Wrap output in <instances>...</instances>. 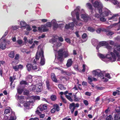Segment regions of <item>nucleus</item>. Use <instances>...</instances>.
Listing matches in <instances>:
<instances>
[{
  "instance_id": "e2e57ef3",
  "label": "nucleus",
  "mask_w": 120,
  "mask_h": 120,
  "mask_svg": "<svg viewBox=\"0 0 120 120\" xmlns=\"http://www.w3.org/2000/svg\"><path fill=\"white\" fill-rule=\"evenodd\" d=\"M32 30V28L29 25H27L26 27V30L27 31H30Z\"/></svg>"
},
{
  "instance_id": "6e6d98bb",
  "label": "nucleus",
  "mask_w": 120,
  "mask_h": 120,
  "mask_svg": "<svg viewBox=\"0 0 120 120\" xmlns=\"http://www.w3.org/2000/svg\"><path fill=\"white\" fill-rule=\"evenodd\" d=\"M22 52H25L27 54H30L31 51H30V50L29 51H27L25 50L24 51H22Z\"/></svg>"
},
{
  "instance_id": "09e8293b",
  "label": "nucleus",
  "mask_w": 120,
  "mask_h": 120,
  "mask_svg": "<svg viewBox=\"0 0 120 120\" xmlns=\"http://www.w3.org/2000/svg\"><path fill=\"white\" fill-rule=\"evenodd\" d=\"M88 82L90 84L91 83L90 82L93 81V77H88Z\"/></svg>"
},
{
  "instance_id": "5fc2aeb1",
  "label": "nucleus",
  "mask_w": 120,
  "mask_h": 120,
  "mask_svg": "<svg viewBox=\"0 0 120 120\" xmlns=\"http://www.w3.org/2000/svg\"><path fill=\"white\" fill-rule=\"evenodd\" d=\"M102 79V81L104 82H106L108 80V79L107 78H105L104 77H103L101 79Z\"/></svg>"
},
{
  "instance_id": "603ef678",
  "label": "nucleus",
  "mask_w": 120,
  "mask_h": 120,
  "mask_svg": "<svg viewBox=\"0 0 120 120\" xmlns=\"http://www.w3.org/2000/svg\"><path fill=\"white\" fill-rule=\"evenodd\" d=\"M65 97L70 101H72V100L71 98V97L70 96L66 95H65Z\"/></svg>"
},
{
  "instance_id": "a19ab883",
  "label": "nucleus",
  "mask_w": 120,
  "mask_h": 120,
  "mask_svg": "<svg viewBox=\"0 0 120 120\" xmlns=\"http://www.w3.org/2000/svg\"><path fill=\"white\" fill-rule=\"evenodd\" d=\"M50 98L52 100L54 101L56 99V97L55 95H52L51 96Z\"/></svg>"
},
{
  "instance_id": "4c0bfd02",
  "label": "nucleus",
  "mask_w": 120,
  "mask_h": 120,
  "mask_svg": "<svg viewBox=\"0 0 120 120\" xmlns=\"http://www.w3.org/2000/svg\"><path fill=\"white\" fill-rule=\"evenodd\" d=\"M20 84L21 85H27L28 84V83L26 82V81H22L20 82Z\"/></svg>"
},
{
  "instance_id": "c756f323",
  "label": "nucleus",
  "mask_w": 120,
  "mask_h": 120,
  "mask_svg": "<svg viewBox=\"0 0 120 120\" xmlns=\"http://www.w3.org/2000/svg\"><path fill=\"white\" fill-rule=\"evenodd\" d=\"M114 120H120V114H116L114 117Z\"/></svg>"
},
{
  "instance_id": "f3484780",
  "label": "nucleus",
  "mask_w": 120,
  "mask_h": 120,
  "mask_svg": "<svg viewBox=\"0 0 120 120\" xmlns=\"http://www.w3.org/2000/svg\"><path fill=\"white\" fill-rule=\"evenodd\" d=\"M36 62V61L34 60V64L31 65V68L33 69L34 70L37 69L38 68V65Z\"/></svg>"
},
{
  "instance_id": "8fccbe9b",
  "label": "nucleus",
  "mask_w": 120,
  "mask_h": 120,
  "mask_svg": "<svg viewBox=\"0 0 120 120\" xmlns=\"http://www.w3.org/2000/svg\"><path fill=\"white\" fill-rule=\"evenodd\" d=\"M88 29V30L91 32H93L95 30L94 29L91 27H89Z\"/></svg>"
},
{
  "instance_id": "3c124183",
  "label": "nucleus",
  "mask_w": 120,
  "mask_h": 120,
  "mask_svg": "<svg viewBox=\"0 0 120 120\" xmlns=\"http://www.w3.org/2000/svg\"><path fill=\"white\" fill-rule=\"evenodd\" d=\"M58 86L60 90H62L64 89V86L63 85L61 84H59L58 85Z\"/></svg>"
},
{
  "instance_id": "5701e85b",
  "label": "nucleus",
  "mask_w": 120,
  "mask_h": 120,
  "mask_svg": "<svg viewBox=\"0 0 120 120\" xmlns=\"http://www.w3.org/2000/svg\"><path fill=\"white\" fill-rule=\"evenodd\" d=\"M86 7L90 10L93 9V8L91 4L90 3H87L86 4Z\"/></svg>"
},
{
  "instance_id": "774afa93",
  "label": "nucleus",
  "mask_w": 120,
  "mask_h": 120,
  "mask_svg": "<svg viewBox=\"0 0 120 120\" xmlns=\"http://www.w3.org/2000/svg\"><path fill=\"white\" fill-rule=\"evenodd\" d=\"M29 120H39V119L38 117H35L34 118H31Z\"/></svg>"
},
{
  "instance_id": "6ab92c4d",
  "label": "nucleus",
  "mask_w": 120,
  "mask_h": 120,
  "mask_svg": "<svg viewBox=\"0 0 120 120\" xmlns=\"http://www.w3.org/2000/svg\"><path fill=\"white\" fill-rule=\"evenodd\" d=\"M16 119V117L15 115L14 112H12L10 118L9 120H15Z\"/></svg>"
},
{
  "instance_id": "72a5a7b5",
  "label": "nucleus",
  "mask_w": 120,
  "mask_h": 120,
  "mask_svg": "<svg viewBox=\"0 0 120 120\" xmlns=\"http://www.w3.org/2000/svg\"><path fill=\"white\" fill-rule=\"evenodd\" d=\"M64 54L65 57H68L69 55V53L67 50L64 52Z\"/></svg>"
},
{
  "instance_id": "0eeeda50",
  "label": "nucleus",
  "mask_w": 120,
  "mask_h": 120,
  "mask_svg": "<svg viewBox=\"0 0 120 120\" xmlns=\"http://www.w3.org/2000/svg\"><path fill=\"white\" fill-rule=\"evenodd\" d=\"M38 81H39L38 79L36 80V82H35L34 85H32L30 86V90L34 92H39L41 91L42 89V86L41 83V81L40 80L39 82H38Z\"/></svg>"
},
{
  "instance_id": "9b49d317",
  "label": "nucleus",
  "mask_w": 120,
  "mask_h": 120,
  "mask_svg": "<svg viewBox=\"0 0 120 120\" xmlns=\"http://www.w3.org/2000/svg\"><path fill=\"white\" fill-rule=\"evenodd\" d=\"M16 98L17 99L20 103L22 104L25 101V97L22 96H19L17 93L16 95Z\"/></svg>"
},
{
  "instance_id": "a878e982",
  "label": "nucleus",
  "mask_w": 120,
  "mask_h": 120,
  "mask_svg": "<svg viewBox=\"0 0 120 120\" xmlns=\"http://www.w3.org/2000/svg\"><path fill=\"white\" fill-rule=\"evenodd\" d=\"M105 31V29L103 28H98L96 30V32L97 33H99L101 31Z\"/></svg>"
},
{
  "instance_id": "4468645a",
  "label": "nucleus",
  "mask_w": 120,
  "mask_h": 120,
  "mask_svg": "<svg viewBox=\"0 0 120 120\" xmlns=\"http://www.w3.org/2000/svg\"><path fill=\"white\" fill-rule=\"evenodd\" d=\"M74 25L73 22L69 23L68 25L66 24L65 26V28L67 29L69 28H72L74 26Z\"/></svg>"
},
{
  "instance_id": "c85d7f7f",
  "label": "nucleus",
  "mask_w": 120,
  "mask_h": 120,
  "mask_svg": "<svg viewBox=\"0 0 120 120\" xmlns=\"http://www.w3.org/2000/svg\"><path fill=\"white\" fill-rule=\"evenodd\" d=\"M60 94L61 95V98L63 101L65 103H66V100H65V99L62 96L64 94V93L63 92H61L60 93Z\"/></svg>"
},
{
  "instance_id": "4d7b16f0",
  "label": "nucleus",
  "mask_w": 120,
  "mask_h": 120,
  "mask_svg": "<svg viewBox=\"0 0 120 120\" xmlns=\"http://www.w3.org/2000/svg\"><path fill=\"white\" fill-rule=\"evenodd\" d=\"M107 42L108 43H108H109V44L111 45H113L114 44V41H108Z\"/></svg>"
},
{
  "instance_id": "20e7f679",
  "label": "nucleus",
  "mask_w": 120,
  "mask_h": 120,
  "mask_svg": "<svg viewBox=\"0 0 120 120\" xmlns=\"http://www.w3.org/2000/svg\"><path fill=\"white\" fill-rule=\"evenodd\" d=\"M50 41L53 43L54 45L53 46L54 52L55 53V58L57 59L60 62L63 60V49L62 48L57 50L58 48L61 45V43L56 42V40L55 38H53L50 40Z\"/></svg>"
},
{
  "instance_id": "ea45409f",
  "label": "nucleus",
  "mask_w": 120,
  "mask_h": 120,
  "mask_svg": "<svg viewBox=\"0 0 120 120\" xmlns=\"http://www.w3.org/2000/svg\"><path fill=\"white\" fill-rule=\"evenodd\" d=\"M120 94V91L116 90V91H114L113 93V95L114 96H116V94L119 95Z\"/></svg>"
},
{
  "instance_id": "680f3d73",
  "label": "nucleus",
  "mask_w": 120,
  "mask_h": 120,
  "mask_svg": "<svg viewBox=\"0 0 120 120\" xmlns=\"http://www.w3.org/2000/svg\"><path fill=\"white\" fill-rule=\"evenodd\" d=\"M74 100L75 101H79L80 99L76 97L75 95H74Z\"/></svg>"
},
{
  "instance_id": "c9c22d12",
  "label": "nucleus",
  "mask_w": 120,
  "mask_h": 120,
  "mask_svg": "<svg viewBox=\"0 0 120 120\" xmlns=\"http://www.w3.org/2000/svg\"><path fill=\"white\" fill-rule=\"evenodd\" d=\"M83 69L82 70V71L84 72L85 71V69L86 68H87V70H88V67L85 64H83L82 65Z\"/></svg>"
},
{
  "instance_id": "a18cd8bd",
  "label": "nucleus",
  "mask_w": 120,
  "mask_h": 120,
  "mask_svg": "<svg viewBox=\"0 0 120 120\" xmlns=\"http://www.w3.org/2000/svg\"><path fill=\"white\" fill-rule=\"evenodd\" d=\"M11 27L12 29L13 30H15L18 28L19 26H12Z\"/></svg>"
},
{
  "instance_id": "2f4dec72",
  "label": "nucleus",
  "mask_w": 120,
  "mask_h": 120,
  "mask_svg": "<svg viewBox=\"0 0 120 120\" xmlns=\"http://www.w3.org/2000/svg\"><path fill=\"white\" fill-rule=\"evenodd\" d=\"M31 65L30 64H28L26 65V68L27 70L29 71L31 69Z\"/></svg>"
},
{
  "instance_id": "58836bf2",
  "label": "nucleus",
  "mask_w": 120,
  "mask_h": 120,
  "mask_svg": "<svg viewBox=\"0 0 120 120\" xmlns=\"http://www.w3.org/2000/svg\"><path fill=\"white\" fill-rule=\"evenodd\" d=\"M46 86L48 89L50 90V84L48 81L47 80L46 82Z\"/></svg>"
},
{
  "instance_id": "49530a36",
  "label": "nucleus",
  "mask_w": 120,
  "mask_h": 120,
  "mask_svg": "<svg viewBox=\"0 0 120 120\" xmlns=\"http://www.w3.org/2000/svg\"><path fill=\"white\" fill-rule=\"evenodd\" d=\"M113 32L111 31H109L106 32V34L108 36H109L112 35L113 34Z\"/></svg>"
},
{
  "instance_id": "f8f14e48",
  "label": "nucleus",
  "mask_w": 120,
  "mask_h": 120,
  "mask_svg": "<svg viewBox=\"0 0 120 120\" xmlns=\"http://www.w3.org/2000/svg\"><path fill=\"white\" fill-rule=\"evenodd\" d=\"M47 108V105L41 104L38 107L37 110H38L40 111H42L43 109L44 110H45Z\"/></svg>"
},
{
  "instance_id": "bf43d9fd",
  "label": "nucleus",
  "mask_w": 120,
  "mask_h": 120,
  "mask_svg": "<svg viewBox=\"0 0 120 120\" xmlns=\"http://www.w3.org/2000/svg\"><path fill=\"white\" fill-rule=\"evenodd\" d=\"M13 79V78L12 77H10V81L11 82V83L10 84L11 86V85H12V83L14 81Z\"/></svg>"
},
{
  "instance_id": "69168bd1",
  "label": "nucleus",
  "mask_w": 120,
  "mask_h": 120,
  "mask_svg": "<svg viewBox=\"0 0 120 120\" xmlns=\"http://www.w3.org/2000/svg\"><path fill=\"white\" fill-rule=\"evenodd\" d=\"M65 41L68 43H71V41L70 39L68 38H66L65 39Z\"/></svg>"
},
{
  "instance_id": "79ce46f5",
  "label": "nucleus",
  "mask_w": 120,
  "mask_h": 120,
  "mask_svg": "<svg viewBox=\"0 0 120 120\" xmlns=\"http://www.w3.org/2000/svg\"><path fill=\"white\" fill-rule=\"evenodd\" d=\"M17 91L18 94H21L23 91V90L22 89H20V87H19L18 88Z\"/></svg>"
},
{
  "instance_id": "0e129e2a",
  "label": "nucleus",
  "mask_w": 120,
  "mask_h": 120,
  "mask_svg": "<svg viewBox=\"0 0 120 120\" xmlns=\"http://www.w3.org/2000/svg\"><path fill=\"white\" fill-rule=\"evenodd\" d=\"M83 103L84 104L86 105H87L88 104V101L86 100H85L83 101Z\"/></svg>"
},
{
  "instance_id": "aec40b11",
  "label": "nucleus",
  "mask_w": 120,
  "mask_h": 120,
  "mask_svg": "<svg viewBox=\"0 0 120 120\" xmlns=\"http://www.w3.org/2000/svg\"><path fill=\"white\" fill-rule=\"evenodd\" d=\"M110 1L115 5L118 4L117 7L120 8V3H119L117 0H110Z\"/></svg>"
},
{
  "instance_id": "bb28decb",
  "label": "nucleus",
  "mask_w": 120,
  "mask_h": 120,
  "mask_svg": "<svg viewBox=\"0 0 120 120\" xmlns=\"http://www.w3.org/2000/svg\"><path fill=\"white\" fill-rule=\"evenodd\" d=\"M32 76L30 75H29L26 77V79L27 80H28L29 82H30L32 81Z\"/></svg>"
},
{
  "instance_id": "393cba45",
  "label": "nucleus",
  "mask_w": 120,
  "mask_h": 120,
  "mask_svg": "<svg viewBox=\"0 0 120 120\" xmlns=\"http://www.w3.org/2000/svg\"><path fill=\"white\" fill-rule=\"evenodd\" d=\"M51 77L52 80L55 82H57V81L55 76L54 73H52L51 74Z\"/></svg>"
},
{
  "instance_id": "338daca9",
  "label": "nucleus",
  "mask_w": 120,
  "mask_h": 120,
  "mask_svg": "<svg viewBox=\"0 0 120 120\" xmlns=\"http://www.w3.org/2000/svg\"><path fill=\"white\" fill-rule=\"evenodd\" d=\"M19 54H16L15 56V59L16 60H18L19 58Z\"/></svg>"
},
{
  "instance_id": "a211bd4d",
  "label": "nucleus",
  "mask_w": 120,
  "mask_h": 120,
  "mask_svg": "<svg viewBox=\"0 0 120 120\" xmlns=\"http://www.w3.org/2000/svg\"><path fill=\"white\" fill-rule=\"evenodd\" d=\"M39 110H37L36 111V112L37 114L39 116V117L41 118H44L45 116V115L44 114H41L39 111Z\"/></svg>"
},
{
  "instance_id": "7c9ffc66",
  "label": "nucleus",
  "mask_w": 120,
  "mask_h": 120,
  "mask_svg": "<svg viewBox=\"0 0 120 120\" xmlns=\"http://www.w3.org/2000/svg\"><path fill=\"white\" fill-rule=\"evenodd\" d=\"M17 43L19 45H23V43L22 40L20 39H18L17 41Z\"/></svg>"
},
{
  "instance_id": "ddd939ff",
  "label": "nucleus",
  "mask_w": 120,
  "mask_h": 120,
  "mask_svg": "<svg viewBox=\"0 0 120 120\" xmlns=\"http://www.w3.org/2000/svg\"><path fill=\"white\" fill-rule=\"evenodd\" d=\"M70 109L71 110V113H73L75 109V104L74 103L70 104Z\"/></svg>"
},
{
  "instance_id": "7ed1b4c3",
  "label": "nucleus",
  "mask_w": 120,
  "mask_h": 120,
  "mask_svg": "<svg viewBox=\"0 0 120 120\" xmlns=\"http://www.w3.org/2000/svg\"><path fill=\"white\" fill-rule=\"evenodd\" d=\"M80 7L78 6L76 8L71 12V15L72 18H74L76 15V18L77 21L74 20L73 21L74 23L77 26H81L82 25V24L81 22V20L79 18V14H81V18L84 21L87 22L90 20V18L88 17V15L85 13V10L83 9H82L80 10Z\"/></svg>"
},
{
  "instance_id": "473e14b6",
  "label": "nucleus",
  "mask_w": 120,
  "mask_h": 120,
  "mask_svg": "<svg viewBox=\"0 0 120 120\" xmlns=\"http://www.w3.org/2000/svg\"><path fill=\"white\" fill-rule=\"evenodd\" d=\"M92 43L94 45H95L97 43L98 41L97 40L93 39L91 40Z\"/></svg>"
},
{
  "instance_id": "cd10ccee",
  "label": "nucleus",
  "mask_w": 120,
  "mask_h": 120,
  "mask_svg": "<svg viewBox=\"0 0 120 120\" xmlns=\"http://www.w3.org/2000/svg\"><path fill=\"white\" fill-rule=\"evenodd\" d=\"M14 55L15 54L13 51H11L10 52L8 55L9 57L12 58H13L14 57Z\"/></svg>"
},
{
  "instance_id": "c03bdc74",
  "label": "nucleus",
  "mask_w": 120,
  "mask_h": 120,
  "mask_svg": "<svg viewBox=\"0 0 120 120\" xmlns=\"http://www.w3.org/2000/svg\"><path fill=\"white\" fill-rule=\"evenodd\" d=\"M10 109H5L4 111V114H6L10 113Z\"/></svg>"
},
{
  "instance_id": "2eb2a0df",
  "label": "nucleus",
  "mask_w": 120,
  "mask_h": 120,
  "mask_svg": "<svg viewBox=\"0 0 120 120\" xmlns=\"http://www.w3.org/2000/svg\"><path fill=\"white\" fill-rule=\"evenodd\" d=\"M73 62L71 59H69L67 61V63L66 64V66L68 67H71L72 64Z\"/></svg>"
},
{
  "instance_id": "864d4df0",
  "label": "nucleus",
  "mask_w": 120,
  "mask_h": 120,
  "mask_svg": "<svg viewBox=\"0 0 120 120\" xmlns=\"http://www.w3.org/2000/svg\"><path fill=\"white\" fill-rule=\"evenodd\" d=\"M8 33V31L7 30L6 31V32H5L4 34V35H3V36H2V38L0 40L1 41H2V38L5 37V36L7 35V34Z\"/></svg>"
},
{
  "instance_id": "de8ad7c7",
  "label": "nucleus",
  "mask_w": 120,
  "mask_h": 120,
  "mask_svg": "<svg viewBox=\"0 0 120 120\" xmlns=\"http://www.w3.org/2000/svg\"><path fill=\"white\" fill-rule=\"evenodd\" d=\"M13 67L15 71H18L19 70V67L18 65H16L15 66H13Z\"/></svg>"
},
{
  "instance_id": "9d476101",
  "label": "nucleus",
  "mask_w": 120,
  "mask_h": 120,
  "mask_svg": "<svg viewBox=\"0 0 120 120\" xmlns=\"http://www.w3.org/2000/svg\"><path fill=\"white\" fill-rule=\"evenodd\" d=\"M91 72L93 75L95 76H97L98 77L101 78L103 76L104 71L97 69L93 70Z\"/></svg>"
},
{
  "instance_id": "f03ea898",
  "label": "nucleus",
  "mask_w": 120,
  "mask_h": 120,
  "mask_svg": "<svg viewBox=\"0 0 120 120\" xmlns=\"http://www.w3.org/2000/svg\"><path fill=\"white\" fill-rule=\"evenodd\" d=\"M98 55L105 62H106L105 60L106 58L111 62L116 61L117 58L119 60H120V44L115 45L113 49V51H108L105 56L100 53L98 54Z\"/></svg>"
},
{
  "instance_id": "423d86ee",
  "label": "nucleus",
  "mask_w": 120,
  "mask_h": 120,
  "mask_svg": "<svg viewBox=\"0 0 120 120\" xmlns=\"http://www.w3.org/2000/svg\"><path fill=\"white\" fill-rule=\"evenodd\" d=\"M43 49L42 48L40 45L38 46V49L36 56V60H38L41 57L40 64L41 65H44L45 62V59L44 58Z\"/></svg>"
},
{
  "instance_id": "dca6fc26",
  "label": "nucleus",
  "mask_w": 120,
  "mask_h": 120,
  "mask_svg": "<svg viewBox=\"0 0 120 120\" xmlns=\"http://www.w3.org/2000/svg\"><path fill=\"white\" fill-rule=\"evenodd\" d=\"M115 26H117L118 27V28L117 29V30H118L120 29V24L118 23H115L111 25L110 26H109V28H111Z\"/></svg>"
},
{
  "instance_id": "052dcab7",
  "label": "nucleus",
  "mask_w": 120,
  "mask_h": 120,
  "mask_svg": "<svg viewBox=\"0 0 120 120\" xmlns=\"http://www.w3.org/2000/svg\"><path fill=\"white\" fill-rule=\"evenodd\" d=\"M33 39H29L28 40V42L30 44H32L33 43Z\"/></svg>"
},
{
  "instance_id": "1a4fd4ad",
  "label": "nucleus",
  "mask_w": 120,
  "mask_h": 120,
  "mask_svg": "<svg viewBox=\"0 0 120 120\" xmlns=\"http://www.w3.org/2000/svg\"><path fill=\"white\" fill-rule=\"evenodd\" d=\"M103 46H106V48L108 51H111L112 49V47L109 45L107 42L105 41L100 42L97 46L96 49H98L100 47Z\"/></svg>"
},
{
  "instance_id": "6e6552de",
  "label": "nucleus",
  "mask_w": 120,
  "mask_h": 120,
  "mask_svg": "<svg viewBox=\"0 0 120 120\" xmlns=\"http://www.w3.org/2000/svg\"><path fill=\"white\" fill-rule=\"evenodd\" d=\"M31 100L29 101L26 102L24 104V110L26 112L29 109V106L30 104V103L33 102L35 100H39L40 99V97L37 96H32L30 98Z\"/></svg>"
},
{
  "instance_id": "39448f33",
  "label": "nucleus",
  "mask_w": 120,
  "mask_h": 120,
  "mask_svg": "<svg viewBox=\"0 0 120 120\" xmlns=\"http://www.w3.org/2000/svg\"><path fill=\"white\" fill-rule=\"evenodd\" d=\"M52 24L54 30H56L59 27H61L64 26V25L63 23L60 24L59 25H58L56 23V20L55 19H53L51 21V22H48L45 24L42 25L41 27H38V30L40 32L47 31L49 30L47 27H51Z\"/></svg>"
},
{
  "instance_id": "4be33fe9",
  "label": "nucleus",
  "mask_w": 120,
  "mask_h": 120,
  "mask_svg": "<svg viewBox=\"0 0 120 120\" xmlns=\"http://www.w3.org/2000/svg\"><path fill=\"white\" fill-rule=\"evenodd\" d=\"M20 25L21 26V28H22L23 27H26V24L24 21H22L20 22Z\"/></svg>"
},
{
  "instance_id": "37998d69",
  "label": "nucleus",
  "mask_w": 120,
  "mask_h": 120,
  "mask_svg": "<svg viewBox=\"0 0 120 120\" xmlns=\"http://www.w3.org/2000/svg\"><path fill=\"white\" fill-rule=\"evenodd\" d=\"M106 120H113V118L112 116L111 115H109V116H107L106 118Z\"/></svg>"
},
{
  "instance_id": "13d9d810",
  "label": "nucleus",
  "mask_w": 120,
  "mask_h": 120,
  "mask_svg": "<svg viewBox=\"0 0 120 120\" xmlns=\"http://www.w3.org/2000/svg\"><path fill=\"white\" fill-rule=\"evenodd\" d=\"M23 40L24 41V43H27L28 40H27V38L26 37H24L23 38Z\"/></svg>"
},
{
  "instance_id": "f704fd0d",
  "label": "nucleus",
  "mask_w": 120,
  "mask_h": 120,
  "mask_svg": "<svg viewBox=\"0 0 120 120\" xmlns=\"http://www.w3.org/2000/svg\"><path fill=\"white\" fill-rule=\"evenodd\" d=\"M53 106L55 108L56 111H58L60 110L59 107L58 105L57 104H55L53 105Z\"/></svg>"
},
{
  "instance_id": "412c9836",
  "label": "nucleus",
  "mask_w": 120,
  "mask_h": 120,
  "mask_svg": "<svg viewBox=\"0 0 120 120\" xmlns=\"http://www.w3.org/2000/svg\"><path fill=\"white\" fill-rule=\"evenodd\" d=\"M86 37L87 35L86 34H83L82 35V39L81 40V42H84L86 41Z\"/></svg>"
},
{
  "instance_id": "f257e3e1",
  "label": "nucleus",
  "mask_w": 120,
  "mask_h": 120,
  "mask_svg": "<svg viewBox=\"0 0 120 120\" xmlns=\"http://www.w3.org/2000/svg\"><path fill=\"white\" fill-rule=\"evenodd\" d=\"M93 6L95 8V13L94 16L95 18L99 20L102 22L106 21L105 17H108V20L111 22L116 21L118 20L119 16L118 14H113L107 9H105L102 12L103 6L100 0H89Z\"/></svg>"
},
{
  "instance_id": "e433bc0d",
  "label": "nucleus",
  "mask_w": 120,
  "mask_h": 120,
  "mask_svg": "<svg viewBox=\"0 0 120 120\" xmlns=\"http://www.w3.org/2000/svg\"><path fill=\"white\" fill-rule=\"evenodd\" d=\"M73 67L75 70L77 71H79V69L78 68V65L77 64H76L74 65Z\"/></svg>"
},
{
  "instance_id": "b1692460",
  "label": "nucleus",
  "mask_w": 120,
  "mask_h": 120,
  "mask_svg": "<svg viewBox=\"0 0 120 120\" xmlns=\"http://www.w3.org/2000/svg\"><path fill=\"white\" fill-rule=\"evenodd\" d=\"M6 45L5 41H3L0 44V48H1L2 50L6 48Z\"/></svg>"
}]
</instances>
